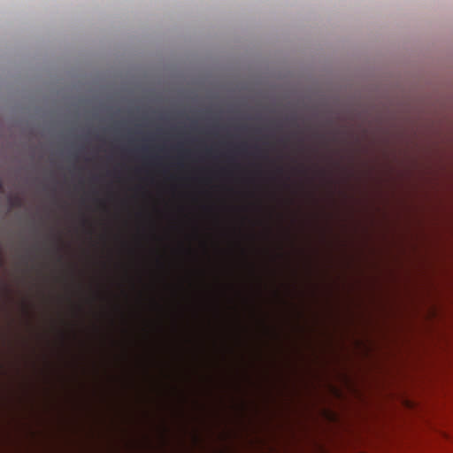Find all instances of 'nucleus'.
<instances>
[{
	"label": "nucleus",
	"instance_id": "1",
	"mask_svg": "<svg viewBox=\"0 0 453 453\" xmlns=\"http://www.w3.org/2000/svg\"><path fill=\"white\" fill-rule=\"evenodd\" d=\"M12 204L19 206L20 205V199L19 197H14L12 199Z\"/></svg>",
	"mask_w": 453,
	"mask_h": 453
},
{
	"label": "nucleus",
	"instance_id": "2",
	"mask_svg": "<svg viewBox=\"0 0 453 453\" xmlns=\"http://www.w3.org/2000/svg\"><path fill=\"white\" fill-rule=\"evenodd\" d=\"M4 191V182L3 180L0 178V193Z\"/></svg>",
	"mask_w": 453,
	"mask_h": 453
}]
</instances>
